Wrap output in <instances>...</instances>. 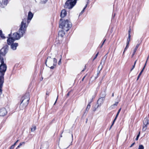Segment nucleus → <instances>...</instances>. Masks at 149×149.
<instances>
[{
  "label": "nucleus",
  "instance_id": "nucleus-1",
  "mask_svg": "<svg viewBox=\"0 0 149 149\" xmlns=\"http://www.w3.org/2000/svg\"><path fill=\"white\" fill-rule=\"evenodd\" d=\"M8 49L5 48H2L0 51V86H2L4 82V75L7 69V66L4 63L3 57L4 56L7 52Z\"/></svg>",
  "mask_w": 149,
  "mask_h": 149
},
{
  "label": "nucleus",
  "instance_id": "nucleus-2",
  "mask_svg": "<svg viewBox=\"0 0 149 149\" xmlns=\"http://www.w3.org/2000/svg\"><path fill=\"white\" fill-rule=\"evenodd\" d=\"M26 19H25L22 22L20 28L19 30L18 33L16 32L13 34L12 37L15 40H18L23 36L26 32L27 25L26 24Z\"/></svg>",
  "mask_w": 149,
  "mask_h": 149
},
{
  "label": "nucleus",
  "instance_id": "nucleus-3",
  "mask_svg": "<svg viewBox=\"0 0 149 149\" xmlns=\"http://www.w3.org/2000/svg\"><path fill=\"white\" fill-rule=\"evenodd\" d=\"M61 19L60 20L59 27L66 31H68L72 27V24L68 20L66 19L62 22Z\"/></svg>",
  "mask_w": 149,
  "mask_h": 149
},
{
  "label": "nucleus",
  "instance_id": "nucleus-4",
  "mask_svg": "<svg viewBox=\"0 0 149 149\" xmlns=\"http://www.w3.org/2000/svg\"><path fill=\"white\" fill-rule=\"evenodd\" d=\"M57 61V60L55 58H53V60L51 57L49 56L46 61L45 64L47 66V62L48 67H49L51 69H53L54 67L56 65Z\"/></svg>",
  "mask_w": 149,
  "mask_h": 149
},
{
  "label": "nucleus",
  "instance_id": "nucleus-5",
  "mask_svg": "<svg viewBox=\"0 0 149 149\" xmlns=\"http://www.w3.org/2000/svg\"><path fill=\"white\" fill-rule=\"evenodd\" d=\"M75 0H67L65 3L64 7L68 9H72L75 5Z\"/></svg>",
  "mask_w": 149,
  "mask_h": 149
},
{
  "label": "nucleus",
  "instance_id": "nucleus-6",
  "mask_svg": "<svg viewBox=\"0 0 149 149\" xmlns=\"http://www.w3.org/2000/svg\"><path fill=\"white\" fill-rule=\"evenodd\" d=\"M106 95L104 94L102 97H101L99 98L97 102V104L96 105L95 107V109L94 110V111H95L96 109L97 108L99 107L104 102L105 100V97Z\"/></svg>",
  "mask_w": 149,
  "mask_h": 149
},
{
  "label": "nucleus",
  "instance_id": "nucleus-7",
  "mask_svg": "<svg viewBox=\"0 0 149 149\" xmlns=\"http://www.w3.org/2000/svg\"><path fill=\"white\" fill-rule=\"evenodd\" d=\"M22 102L25 103L26 104H28L29 101L30 100L29 95V93L26 94L22 97Z\"/></svg>",
  "mask_w": 149,
  "mask_h": 149
},
{
  "label": "nucleus",
  "instance_id": "nucleus-8",
  "mask_svg": "<svg viewBox=\"0 0 149 149\" xmlns=\"http://www.w3.org/2000/svg\"><path fill=\"white\" fill-rule=\"evenodd\" d=\"M143 131H145L147 129V125L149 123V118H145L143 120Z\"/></svg>",
  "mask_w": 149,
  "mask_h": 149
},
{
  "label": "nucleus",
  "instance_id": "nucleus-9",
  "mask_svg": "<svg viewBox=\"0 0 149 149\" xmlns=\"http://www.w3.org/2000/svg\"><path fill=\"white\" fill-rule=\"evenodd\" d=\"M7 111L5 108H3L0 109V116H3L7 113Z\"/></svg>",
  "mask_w": 149,
  "mask_h": 149
},
{
  "label": "nucleus",
  "instance_id": "nucleus-10",
  "mask_svg": "<svg viewBox=\"0 0 149 149\" xmlns=\"http://www.w3.org/2000/svg\"><path fill=\"white\" fill-rule=\"evenodd\" d=\"M33 14L31 11H29V12L28 14L27 20V19H26V22L27 21V22L28 24L29 23V21L28 20H30L31 19H32V18L33 16ZM25 19H26V18H25Z\"/></svg>",
  "mask_w": 149,
  "mask_h": 149
},
{
  "label": "nucleus",
  "instance_id": "nucleus-11",
  "mask_svg": "<svg viewBox=\"0 0 149 149\" xmlns=\"http://www.w3.org/2000/svg\"><path fill=\"white\" fill-rule=\"evenodd\" d=\"M15 40L12 37H10L7 40V43L8 45H11L14 43L13 42Z\"/></svg>",
  "mask_w": 149,
  "mask_h": 149
},
{
  "label": "nucleus",
  "instance_id": "nucleus-12",
  "mask_svg": "<svg viewBox=\"0 0 149 149\" xmlns=\"http://www.w3.org/2000/svg\"><path fill=\"white\" fill-rule=\"evenodd\" d=\"M18 45V43H13L11 45V48L13 50H15Z\"/></svg>",
  "mask_w": 149,
  "mask_h": 149
},
{
  "label": "nucleus",
  "instance_id": "nucleus-13",
  "mask_svg": "<svg viewBox=\"0 0 149 149\" xmlns=\"http://www.w3.org/2000/svg\"><path fill=\"white\" fill-rule=\"evenodd\" d=\"M27 105L28 104H26L25 103L21 102L19 106V108L20 109L23 110L24 109Z\"/></svg>",
  "mask_w": 149,
  "mask_h": 149
},
{
  "label": "nucleus",
  "instance_id": "nucleus-14",
  "mask_svg": "<svg viewBox=\"0 0 149 149\" xmlns=\"http://www.w3.org/2000/svg\"><path fill=\"white\" fill-rule=\"evenodd\" d=\"M67 14V12L65 9H63L61 11L60 16L62 18L64 17Z\"/></svg>",
  "mask_w": 149,
  "mask_h": 149
},
{
  "label": "nucleus",
  "instance_id": "nucleus-15",
  "mask_svg": "<svg viewBox=\"0 0 149 149\" xmlns=\"http://www.w3.org/2000/svg\"><path fill=\"white\" fill-rule=\"evenodd\" d=\"M65 34L64 32L62 31H59L58 33V35L61 37H63Z\"/></svg>",
  "mask_w": 149,
  "mask_h": 149
},
{
  "label": "nucleus",
  "instance_id": "nucleus-16",
  "mask_svg": "<svg viewBox=\"0 0 149 149\" xmlns=\"http://www.w3.org/2000/svg\"><path fill=\"white\" fill-rule=\"evenodd\" d=\"M139 46V44H137L136 46L135 47V49H134V52H133V53L132 54V57H133V56H134V55L135 54V53L136 52V51L137 48H138Z\"/></svg>",
  "mask_w": 149,
  "mask_h": 149
},
{
  "label": "nucleus",
  "instance_id": "nucleus-17",
  "mask_svg": "<svg viewBox=\"0 0 149 149\" xmlns=\"http://www.w3.org/2000/svg\"><path fill=\"white\" fill-rule=\"evenodd\" d=\"M91 102H89L88 104L87 105L86 108V111L88 112L91 107L90 104Z\"/></svg>",
  "mask_w": 149,
  "mask_h": 149
},
{
  "label": "nucleus",
  "instance_id": "nucleus-18",
  "mask_svg": "<svg viewBox=\"0 0 149 149\" xmlns=\"http://www.w3.org/2000/svg\"><path fill=\"white\" fill-rule=\"evenodd\" d=\"M8 3V0H2V4L4 5H6Z\"/></svg>",
  "mask_w": 149,
  "mask_h": 149
},
{
  "label": "nucleus",
  "instance_id": "nucleus-19",
  "mask_svg": "<svg viewBox=\"0 0 149 149\" xmlns=\"http://www.w3.org/2000/svg\"><path fill=\"white\" fill-rule=\"evenodd\" d=\"M36 129V127L35 126H33L31 128V132H34Z\"/></svg>",
  "mask_w": 149,
  "mask_h": 149
},
{
  "label": "nucleus",
  "instance_id": "nucleus-20",
  "mask_svg": "<svg viewBox=\"0 0 149 149\" xmlns=\"http://www.w3.org/2000/svg\"><path fill=\"white\" fill-rule=\"evenodd\" d=\"M130 37H131L130 34H128V38L127 39V42L128 44L129 43V42L130 40Z\"/></svg>",
  "mask_w": 149,
  "mask_h": 149
},
{
  "label": "nucleus",
  "instance_id": "nucleus-21",
  "mask_svg": "<svg viewBox=\"0 0 149 149\" xmlns=\"http://www.w3.org/2000/svg\"><path fill=\"white\" fill-rule=\"evenodd\" d=\"M104 59V58L102 59V60L101 61V63H100L101 65H102V64H104V63H105V59Z\"/></svg>",
  "mask_w": 149,
  "mask_h": 149
},
{
  "label": "nucleus",
  "instance_id": "nucleus-22",
  "mask_svg": "<svg viewBox=\"0 0 149 149\" xmlns=\"http://www.w3.org/2000/svg\"><path fill=\"white\" fill-rule=\"evenodd\" d=\"M18 140H17V141H16L14 144H13L12 146H11V147H10V149H14V147H15V145L16 143L18 142Z\"/></svg>",
  "mask_w": 149,
  "mask_h": 149
},
{
  "label": "nucleus",
  "instance_id": "nucleus-23",
  "mask_svg": "<svg viewBox=\"0 0 149 149\" xmlns=\"http://www.w3.org/2000/svg\"><path fill=\"white\" fill-rule=\"evenodd\" d=\"M129 44V43L128 44L127 42V45L124 49V52H125V51H126L127 50V49L128 48V46H129V45H128Z\"/></svg>",
  "mask_w": 149,
  "mask_h": 149
},
{
  "label": "nucleus",
  "instance_id": "nucleus-24",
  "mask_svg": "<svg viewBox=\"0 0 149 149\" xmlns=\"http://www.w3.org/2000/svg\"><path fill=\"white\" fill-rule=\"evenodd\" d=\"M102 65H99V66L98 67V70H99L100 69V71L102 69Z\"/></svg>",
  "mask_w": 149,
  "mask_h": 149
},
{
  "label": "nucleus",
  "instance_id": "nucleus-25",
  "mask_svg": "<svg viewBox=\"0 0 149 149\" xmlns=\"http://www.w3.org/2000/svg\"><path fill=\"white\" fill-rule=\"evenodd\" d=\"M47 1V0H40V1L42 3H45Z\"/></svg>",
  "mask_w": 149,
  "mask_h": 149
},
{
  "label": "nucleus",
  "instance_id": "nucleus-26",
  "mask_svg": "<svg viewBox=\"0 0 149 149\" xmlns=\"http://www.w3.org/2000/svg\"><path fill=\"white\" fill-rule=\"evenodd\" d=\"M138 149H144V147L142 145L139 146Z\"/></svg>",
  "mask_w": 149,
  "mask_h": 149
},
{
  "label": "nucleus",
  "instance_id": "nucleus-27",
  "mask_svg": "<svg viewBox=\"0 0 149 149\" xmlns=\"http://www.w3.org/2000/svg\"><path fill=\"white\" fill-rule=\"evenodd\" d=\"M24 142H22V143H20L19 144V145H18V146L17 147V148H19L20 146H22V145L23 144H24Z\"/></svg>",
  "mask_w": 149,
  "mask_h": 149
},
{
  "label": "nucleus",
  "instance_id": "nucleus-28",
  "mask_svg": "<svg viewBox=\"0 0 149 149\" xmlns=\"http://www.w3.org/2000/svg\"><path fill=\"white\" fill-rule=\"evenodd\" d=\"M121 108H120L119 109V110L118 111V112H117V114H116V117H118V114H119V113H120V111H121Z\"/></svg>",
  "mask_w": 149,
  "mask_h": 149
},
{
  "label": "nucleus",
  "instance_id": "nucleus-29",
  "mask_svg": "<svg viewBox=\"0 0 149 149\" xmlns=\"http://www.w3.org/2000/svg\"><path fill=\"white\" fill-rule=\"evenodd\" d=\"M115 107L114 106H113V105H111L110 108V109H114L115 108Z\"/></svg>",
  "mask_w": 149,
  "mask_h": 149
},
{
  "label": "nucleus",
  "instance_id": "nucleus-30",
  "mask_svg": "<svg viewBox=\"0 0 149 149\" xmlns=\"http://www.w3.org/2000/svg\"><path fill=\"white\" fill-rule=\"evenodd\" d=\"M142 73V71H141V72H140V73H139V76H138V77H137V80H138V79H139V77H140V76L141 75V74Z\"/></svg>",
  "mask_w": 149,
  "mask_h": 149
},
{
  "label": "nucleus",
  "instance_id": "nucleus-31",
  "mask_svg": "<svg viewBox=\"0 0 149 149\" xmlns=\"http://www.w3.org/2000/svg\"><path fill=\"white\" fill-rule=\"evenodd\" d=\"M0 36L2 39H4L5 38L3 34H1V35H0Z\"/></svg>",
  "mask_w": 149,
  "mask_h": 149
},
{
  "label": "nucleus",
  "instance_id": "nucleus-32",
  "mask_svg": "<svg viewBox=\"0 0 149 149\" xmlns=\"http://www.w3.org/2000/svg\"><path fill=\"white\" fill-rule=\"evenodd\" d=\"M118 104V102H116L115 103V104H113V106L116 107V106L117 105V104Z\"/></svg>",
  "mask_w": 149,
  "mask_h": 149
},
{
  "label": "nucleus",
  "instance_id": "nucleus-33",
  "mask_svg": "<svg viewBox=\"0 0 149 149\" xmlns=\"http://www.w3.org/2000/svg\"><path fill=\"white\" fill-rule=\"evenodd\" d=\"M61 58L59 60V61L58 63V64L59 65H60L61 64Z\"/></svg>",
  "mask_w": 149,
  "mask_h": 149
},
{
  "label": "nucleus",
  "instance_id": "nucleus-34",
  "mask_svg": "<svg viewBox=\"0 0 149 149\" xmlns=\"http://www.w3.org/2000/svg\"><path fill=\"white\" fill-rule=\"evenodd\" d=\"M98 54H99V52H98L96 55L95 56V58H93V61L94 60H95V59L97 58V56L98 55Z\"/></svg>",
  "mask_w": 149,
  "mask_h": 149
},
{
  "label": "nucleus",
  "instance_id": "nucleus-35",
  "mask_svg": "<svg viewBox=\"0 0 149 149\" xmlns=\"http://www.w3.org/2000/svg\"><path fill=\"white\" fill-rule=\"evenodd\" d=\"M84 10H84V9H83V10L81 11L80 13V15H82L83 14V13L84 12Z\"/></svg>",
  "mask_w": 149,
  "mask_h": 149
},
{
  "label": "nucleus",
  "instance_id": "nucleus-36",
  "mask_svg": "<svg viewBox=\"0 0 149 149\" xmlns=\"http://www.w3.org/2000/svg\"><path fill=\"white\" fill-rule=\"evenodd\" d=\"M106 40V39H105V40H104V41H103V43H102V45H101V46L100 47V48H101V47H102V46L103 45H104V43L105 42V41Z\"/></svg>",
  "mask_w": 149,
  "mask_h": 149
},
{
  "label": "nucleus",
  "instance_id": "nucleus-37",
  "mask_svg": "<svg viewBox=\"0 0 149 149\" xmlns=\"http://www.w3.org/2000/svg\"><path fill=\"white\" fill-rule=\"evenodd\" d=\"M139 134H140V132L138 134V135H137V136H136V138L135 139V140H138V139L139 137Z\"/></svg>",
  "mask_w": 149,
  "mask_h": 149
},
{
  "label": "nucleus",
  "instance_id": "nucleus-38",
  "mask_svg": "<svg viewBox=\"0 0 149 149\" xmlns=\"http://www.w3.org/2000/svg\"><path fill=\"white\" fill-rule=\"evenodd\" d=\"M146 64H145V65L143 67V68L142 69V70H141V71H142V72H143V71L145 68V67L146 66Z\"/></svg>",
  "mask_w": 149,
  "mask_h": 149
},
{
  "label": "nucleus",
  "instance_id": "nucleus-39",
  "mask_svg": "<svg viewBox=\"0 0 149 149\" xmlns=\"http://www.w3.org/2000/svg\"><path fill=\"white\" fill-rule=\"evenodd\" d=\"M115 121H114V120H113V122L112 123L111 126L110 128H111V127L113 125V124H114V123H115Z\"/></svg>",
  "mask_w": 149,
  "mask_h": 149
},
{
  "label": "nucleus",
  "instance_id": "nucleus-40",
  "mask_svg": "<svg viewBox=\"0 0 149 149\" xmlns=\"http://www.w3.org/2000/svg\"><path fill=\"white\" fill-rule=\"evenodd\" d=\"M135 144V143H132L131 146H130V147H132L133 145H134V144Z\"/></svg>",
  "mask_w": 149,
  "mask_h": 149
},
{
  "label": "nucleus",
  "instance_id": "nucleus-41",
  "mask_svg": "<svg viewBox=\"0 0 149 149\" xmlns=\"http://www.w3.org/2000/svg\"><path fill=\"white\" fill-rule=\"evenodd\" d=\"M131 29H130L128 31V34H130V32H131Z\"/></svg>",
  "mask_w": 149,
  "mask_h": 149
},
{
  "label": "nucleus",
  "instance_id": "nucleus-42",
  "mask_svg": "<svg viewBox=\"0 0 149 149\" xmlns=\"http://www.w3.org/2000/svg\"><path fill=\"white\" fill-rule=\"evenodd\" d=\"M72 142V141H70V142H69V143L68 144V146L67 147V148H68V147L69 146H70V143H71Z\"/></svg>",
  "mask_w": 149,
  "mask_h": 149
},
{
  "label": "nucleus",
  "instance_id": "nucleus-43",
  "mask_svg": "<svg viewBox=\"0 0 149 149\" xmlns=\"http://www.w3.org/2000/svg\"><path fill=\"white\" fill-rule=\"evenodd\" d=\"M135 65H134L133 66V67H132V69H131V71L135 67Z\"/></svg>",
  "mask_w": 149,
  "mask_h": 149
},
{
  "label": "nucleus",
  "instance_id": "nucleus-44",
  "mask_svg": "<svg viewBox=\"0 0 149 149\" xmlns=\"http://www.w3.org/2000/svg\"><path fill=\"white\" fill-rule=\"evenodd\" d=\"M149 56V55L148 56V57L147 58V60L146 61V63H145V64H146V63H147V61H148V59Z\"/></svg>",
  "mask_w": 149,
  "mask_h": 149
},
{
  "label": "nucleus",
  "instance_id": "nucleus-45",
  "mask_svg": "<svg viewBox=\"0 0 149 149\" xmlns=\"http://www.w3.org/2000/svg\"><path fill=\"white\" fill-rule=\"evenodd\" d=\"M87 4H86V5L83 8V9H84V10H85L86 9V8L87 7Z\"/></svg>",
  "mask_w": 149,
  "mask_h": 149
},
{
  "label": "nucleus",
  "instance_id": "nucleus-46",
  "mask_svg": "<svg viewBox=\"0 0 149 149\" xmlns=\"http://www.w3.org/2000/svg\"><path fill=\"white\" fill-rule=\"evenodd\" d=\"M107 54H106L104 56V58H105L104 59H106L107 57Z\"/></svg>",
  "mask_w": 149,
  "mask_h": 149
},
{
  "label": "nucleus",
  "instance_id": "nucleus-47",
  "mask_svg": "<svg viewBox=\"0 0 149 149\" xmlns=\"http://www.w3.org/2000/svg\"><path fill=\"white\" fill-rule=\"evenodd\" d=\"M86 69V66H85L84 68L83 69V70L82 71V72H83Z\"/></svg>",
  "mask_w": 149,
  "mask_h": 149
},
{
  "label": "nucleus",
  "instance_id": "nucleus-48",
  "mask_svg": "<svg viewBox=\"0 0 149 149\" xmlns=\"http://www.w3.org/2000/svg\"><path fill=\"white\" fill-rule=\"evenodd\" d=\"M117 117H116V116L115 118V119H114V120H114V121H115L116 120V119L117 118Z\"/></svg>",
  "mask_w": 149,
  "mask_h": 149
},
{
  "label": "nucleus",
  "instance_id": "nucleus-49",
  "mask_svg": "<svg viewBox=\"0 0 149 149\" xmlns=\"http://www.w3.org/2000/svg\"><path fill=\"white\" fill-rule=\"evenodd\" d=\"M117 117H116V116L115 118V119H114V120H114V121H115L116 120V119L117 118Z\"/></svg>",
  "mask_w": 149,
  "mask_h": 149
},
{
  "label": "nucleus",
  "instance_id": "nucleus-50",
  "mask_svg": "<svg viewBox=\"0 0 149 149\" xmlns=\"http://www.w3.org/2000/svg\"><path fill=\"white\" fill-rule=\"evenodd\" d=\"M2 34V31L1 30H0V35H1V34Z\"/></svg>",
  "mask_w": 149,
  "mask_h": 149
},
{
  "label": "nucleus",
  "instance_id": "nucleus-51",
  "mask_svg": "<svg viewBox=\"0 0 149 149\" xmlns=\"http://www.w3.org/2000/svg\"><path fill=\"white\" fill-rule=\"evenodd\" d=\"M104 94H105V93H104L103 94H101V97H102V96L104 95Z\"/></svg>",
  "mask_w": 149,
  "mask_h": 149
},
{
  "label": "nucleus",
  "instance_id": "nucleus-52",
  "mask_svg": "<svg viewBox=\"0 0 149 149\" xmlns=\"http://www.w3.org/2000/svg\"><path fill=\"white\" fill-rule=\"evenodd\" d=\"M58 96H57V98H56V101H55V103H54V104H55V103H56V101H57V99H58Z\"/></svg>",
  "mask_w": 149,
  "mask_h": 149
},
{
  "label": "nucleus",
  "instance_id": "nucleus-53",
  "mask_svg": "<svg viewBox=\"0 0 149 149\" xmlns=\"http://www.w3.org/2000/svg\"><path fill=\"white\" fill-rule=\"evenodd\" d=\"M136 61H137V60H136V61H135V62H134V65H135L136 63Z\"/></svg>",
  "mask_w": 149,
  "mask_h": 149
},
{
  "label": "nucleus",
  "instance_id": "nucleus-54",
  "mask_svg": "<svg viewBox=\"0 0 149 149\" xmlns=\"http://www.w3.org/2000/svg\"><path fill=\"white\" fill-rule=\"evenodd\" d=\"M49 93L48 92H47L46 93V94L47 95H49Z\"/></svg>",
  "mask_w": 149,
  "mask_h": 149
},
{
  "label": "nucleus",
  "instance_id": "nucleus-55",
  "mask_svg": "<svg viewBox=\"0 0 149 149\" xmlns=\"http://www.w3.org/2000/svg\"><path fill=\"white\" fill-rule=\"evenodd\" d=\"M112 96H113H113H114V94H113V93H112Z\"/></svg>",
  "mask_w": 149,
  "mask_h": 149
},
{
  "label": "nucleus",
  "instance_id": "nucleus-56",
  "mask_svg": "<svg viewBox=\"0 0 149 149\" xmlns=\"http://www.w3.org/2000/svg\"><path fill=\"white\" fill-rule=\"evenodd\" d=\"M124 52H124V51L123 52V55H124Z\"/></svg>",
  "mask_w": 149,
  "mask_h": 149
},
{
  "label": "nucleus",
  "instance_id": "nucleus-57",
  "mask_svg": "<svg viewBox=\"0 0 149 149\" xmlns=\"http://www.w3.org/2000/svg\"><path fill=\"white\" fill-rule=\"evenodd\" d=\"M69 93H68V94H67V95L68 96H69Z\"/></svg>",
  "mask_w": 149,
  "mask_h": 149
},
{
  "label": "nucleus",
  "instance_id": "nucleus-58",
  "mask_svg": "<svg viewBox=\"0 0 149 149\" xmlns=\"http://www.w3.org/2000/svg\"><path fill=\"white\" fill-rule=\"evenodd\" d=\"M88 1L87 2V4H88Z\"/></svg>",
  "mask_w": 149,
  "mask_h": 149
},
{
  "label": "nucleus",
  "instance_id": "nucleus-59",
  "mask_svg": "<svg viewBox=\"0 0 149 149\" xmlns=\"http://www.w3.org/2000/svg\"><path fill=\"white\" fill-rule=\"evenodd\" d=\"M85 76L83 78H84H84H85Z\"/></svg>",
  "mask_w": 149,
  "mask_h": 149
},
{
  "label": "nucleus",
  "instance_id": "nucleus-60",
  "mask_svg": "<svg viewBox=\"0 0 149 149\" xmlns=\"http://www.w3.org/2000/svg\"><path fill=\"white\" fill-rule=\"evenodd\" d=\"M84 79V78H83L82 80L83 81Z\"/></svg>",
  "mask_w": 149,
  "mask_h": 149
},
{
  "label": "nucleus",
  "instance_id": "nucleus-61",
  "mask_svg": "<svg viewBox=\"0 0 149 149\" xmlns=\"http://www.w3.org/2000/svg\"><path fill=\"white\" fill-rule=\"evenodd\" d=\"M40 149H42V147H41V148H40Z\"/></svg>",
  "mask_w": 149,
  "mask_h": 149
},
{
  "label": "nucleus",
  "instance_id": "nucleus-62",
  "mask_svg": "<svg viewBox=\"0 0 149 149\" xmlns=\"http://www.w3.org/2000/svg\"><path fill=\"white\" fill-rule=\"evenodd\" d=\"M75 1H77V0H75Z\"/></svg>",
  "mask_w": 149,
  "mask_h": 149
},
{
  "label": "nucleus",
  "instance_id": "nucleus-63",
  "mask_svg": "<svg viewBox=\"0 0 149 149\" xmlns=\"http://www.w3.org/2000/svg\"><path fill=\"white\" fill-rule=\"evenodd\" d=\"M89 0H88V1H89Z\"/></svg>",
  "mask_w": 149,
  "mask_h": 149
}]
</instances>
